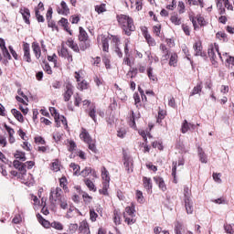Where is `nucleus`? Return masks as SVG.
I'll return each instance as SVG.
<instances>
[{"label":"nucleus","mask_w":234,"mask_h":234,"mask_svg":"<svg viewBox=\"0 0 234 234\" xmlns=\"http://www.w3.org/2000/svg\"><path fill=\"white\" fill-rule=\"evenodd\" d=\"M117 21H118L119 25H121V27L126 36H131V33L134 32L136 27H134L133 18H131L129 16L118 15Z\"/></svg>","instance_id":"1"},{"label":"nucleus","mask_w":234,"mask_h":234,"mask_svg":"<svg viewBox=\"0 0 234 234\" xmlns=\"http://www.w3.org/2000/svg\"><path fill=\"white\" fill-rule=\"evenodd\" d=\"M207 54L213 61L217 62L218 59H221V61H224L222 59V55L220 54V51H218V45L215 44V47L210 46L208 48Z\"/></svg>","instance_id":"2"},{"label":"nucleus","mask_w":234,"mask_h":234,"mask_svg":"<svg viewBox=\"0 0 234 234\" xmlns=\"http://www.w3.org/2000/svg\"><path fill=\"white\" fill-rule=\"evenodd\" d=\"M61 193H63V190H61L60 187L51 188L49 196L50 202H58V200H61Z\"/></svg>","instance_id":"3"},{"label":"nucleus","mask_w":234,"mask_h":234,"mask_svg":"<svg viewBox=\"0 0 234 234\" xmlns=\"http://www.w3.org/2000/svg\"><path fill=\"white\" fill-rule=\"evenodd\" d=\"M74 94V86L72 84L68 83L64 89V93L62 94L64 98V101H70V98Z\"/></svg>","instance_id":"4"},{"label":"nucleus","mask_w":234,"mask_h":234,"mask_svg":"<svg viewBox=\"0 0 234 234\" xmlns=\"http://www.w3.org/2000/svg\"><path fill=\"white\" fill-rule=\"evenodd\" d=\"M23 51H24V56H23L24 61H27V63H32V58L30 57V44L24 43Z\"/></svg>","instance_id":"5"},{"label":"nucleus","mask_w":234,"mask_h":234,"mask_svg":"<svg viewBox=\"0 0 234 234\" xmlns=\"http://www.w3.org/2000/svg\"><path fill=\"white\" fill-rule=\"evenodd\" d=\"M195 129H197L196 124L190 123L187 122V120H185L181 126V133L183 134H186V133H187V131H195Z\"/></svg>","instance_id":"6"},{"label":"nucleus","mask_w":234,"mask_h":234,"mask_svg":"<svg viewBox=\"0 0 234 234\" xmlns=\"http://www.w3.org/2000/svg\"><path fill=\"white\" fill-rule=\"evenodd\" d=\"M81 176L86 178V176H89V175H91L93 178H98V175L96 174V170L92 169L91 167L86 166L81 172Z\"/></svg>","instance_id":"7"},{"label":"nucleus","mask_w":234,"mask_h":234,"mask_svg":"<svg viewBox=\"0 0 234 234\" xmlns=\"http://www.w3.org/2000/svg\"><path fill=\"white\" fill-rule=\"evenodd\" d=\"M20 14L22 15L25 23H27V25H30V9L22 7L20 8Z\"/></svg>","instance_id":"8"},{"label":"nucleus","mask_w":234,"mask_h":234,"mask_svg":"<svg viewBox=\"0 0 234 234\" xmlns=\"http://www.w3.org/2000/svg\"><path fill=\"white\" fill-rule=\"evenodd\" d=\"M79 233L80 234H90V229H89V223L86 221H82L79 227Z\"/></svg>","instance_id":"9"},{"label":"nucleus","mask_w":234,"mask_h":234,"mask_svg":"<svg viewBox=\"0 0 234 234\" xmlns=\"http://www.w3.org/2000/svg\"><path fill=\"white\" fill-rule=\"evenodd\" d=\"M185 207L187 215H193L194 207H193V200L192 199H184Z\"/></svg>","instance_id":"10"},{"label":"nucleus","mask_w":234,"mask_h":234,"mask_svg":"<svg viewBox=\"0 0 234 234\" xmlns=\"http://www.w3.org/2000/svg\"><path fill=\"white\" fill-rule=\"evenodd\" d=\"M154 180L155 184H157L159 189H161L163 191L167 190V186H165V182L164 181V178H162L160 176H155V177H154Z\"/></svg>","instance_id":"11"},{"label":"nucleus","mask_w":234,"mask_h":234,"mask_svg":"<svg viewBox=\"0 0 234 234\" xmlns=\"http://www.w3.org/2000/svg\"><path fill=\"white\" fill-rule=\"evenodd\" d=\"M79 41H86L89 40V34H87V31L83 29V27H79Z\"/></svg>","instance_id":"12"},{"label":"nucleus","mask_w":234,"mask_h":234,"mask_svg":"<svg viewBox=\"0 0 234 234\" xmlns=\"http://www.w3.org/2000/svg\"><path fill=\"white\" fill-rule=\"evenodd\" d=\"M58 25H60L61 27H63L64 30H66V32H69V34L70 36H72V31H70L69 29V20L67 18H61L59 21H58Z\"/></svg>","instance_id":"13"},{"label":"nucleus","mask_w":234,"mask_h":234,"mask_svg":"<svg viewBox=\"0 0 234 234\" xmlns=\"http://www.w3.org/2000/svg\"><path fill=\"white\" fill-rule=\"evenodd\" d=\"M60 6L62 10L58 11V14H62V16H69V14H70V9L69 8V5H67V3H65V1H62L60 3Z\"/></svg>","instance_id":"14"},{"label":"nucleus","mask_w":234,"mask_h":234,"mask_svg":"<svg viewBox=\"0 0 234 234\" xmlns=\"http://www.w3.org/2000/svg\"><path fill=\"white\" fill-rule=\"evenodd\" d=\"M11 112L17 120V122H20V123H23V122H25V119L23 118V114L21 113V112L17 111L16 109H12Z\"/></svg>","instance_id":"15"},{"label":"nucleus","mask_w":234,"mask_h":234,"mask_svg":"<svg viewBox=\"0 0 234 234\" xmlns=\"http://www.w3.org/2000/svg\"><path fill=\"white\" fill-rule=\"evenodd\" d=\"M66 45L69 47V48H72L74 52H80V47L78 46L77 43L74 42L71 38L68 39L66 42Z\"/></svg>","instance_id":"16"},{"label":"nucleus","mask_w":234,"mask_h":234,"mask_svg":"<svg viewBox=\"0 0 234 234\" xmlns=\"http://www.w3.org/2000/svg\"><path fill=\"white\" fill-rule=\"evenodd\" d=\"M80 49L85 52L87 48H90V40H80L79 44Z\"/></svg>","instance_id":"17"},{"label":"nucleus","mask_w":234,"mask_h":234,"mask_svg":"<svg viewBox=\"0 0 234 234\" xmlns=\"http://www.w3.org/2000/svg\"><path fill=\"white\" fill-rule=\"evenodd\" d=\"M143 184L144 187L146 188L147 191H151V189H153V183L151 182V178L144 176Z\"/></svg>","instance_id":"18"},{"label":"nucleus","mask_w":234,"mask_h":234,"mask_svg":"<svg viewBox=\"0 0 234 234\" xmlns=\"http://www.w3.org/2000/svg\"><path fill=\"white\" fill-rule=\"evenodd\" d=\"M84 183L90 191L96 193V186L94 185V181L90 180V178H86L84 179Z\"/></svg>","instance_id":"19"},{"label":"nucleus","mask_w":234,"mask_h":234,"mask_svg":"<svg viewBox=\"0 0 234 234\" xmlns=\"http://www.w3.org/2000/svg\"><path fill=\"white\" fill-rule=\"evenodd\" d=\"M194 50L196 51L195 56H202V57L206 56L205 53H202V45L198 42H196L194 44Z\"/></svg>","instance_id":"20"},{"label":"nucleus","mask_w":234,"mask_h":234,"mask_svg":"<svg viewBox=\"0 0 234 234\" xmlns=\"http://www.w3.org/2000/svg\"><path fill=\"white\" fill-rule=\"evenodd\" d=\"M32 48L37 59H39V58H41V48H39V45L33 43Z\"/></svg>","instance_id":"21"},{"label":"nucleus","mask_w":234,"mask_h":234,"mask_svg":"<svg viewBox=\"0 0 234 234\" xmlns=\"http://www.w3.org/2000/svg\"><path fill=\"white\" fill-rule=\"evenodd\" d=\"M202 92V82L197 84L196 87L193 88L190 96H195L196 94H200Z\"/></svg>","instance_id":"22"},{"label":"nucleus","mask_w":234,"mask_h":234,"mask_svg":"<svg viewBox=\"0 0 234 234\" xmlns=\"http://www.w3.org/2000/svg\"><path fill=\"white\" fill-rule=\"evenodd\" d=\"M170 21L174 25H182V18H180L177 14H173L170 17Z\"/></svg>","instance_id":"23"},{"label":"nucleus","mask_w":234,"mask_h":234,"mask_svg":"<svg viewBox=\"0 0 234 234\" xmlns=\"http://www.w3.org/2000/svg\"><path fill=\"white\" fill-rule=\"evenodd\" d=\"M198 156L202 164H207V156H206V153H204L202 148H198Z\"/></svg>","instance_id":"24"},{"label":"nucleus","mask_w":234,"mask_h":234,"mask_svg":"<svg viewBox=\"0 0 234 234\" xmlns=\"http://www.w3.org/2000/svg\"><path fill=\"white\" fill-rule=\"evenodd\" d=\"M101 176L102 179H104V182H111V177L109 176V171L107 170V168H105V166H103L101 168Z\"/></svg>","instance_id":"25"},{"label":"nucleus","mask_w":234,"mask_h":234,"mask_svg":"<svg viewBox=\"0 0 234 234\" xmlns=\"http://www.w3.org/2000/svg\"><path fill=\"white\" fill-rule=\"evenodd\" d=\"M81 140H83L86 144H89L92 141V138H90V134H89V133L87 132H82L80 134Z\"/></svg>","instance_id":"26"},{"label":"nucleus","mask_w":234,"mask_h":234,"mask_svg":"<svg viewBox=\"0 0 234 234\" xmlns=\"http://www.w3.org/2000/svg\"><path fill=\"white\" fill-rule=\"evenodd\" d=\"M124 167L127 173H133V162H131V160L128 158L124 159Z\"/></svg>","instance_id":"27"},{"label":"nucleus","mask_w":234,"mask_h":234,"mask_svg":"<svg viewBox=\"0 0 234 234\" xmlns=\"http://www.w3.org/2000/svg\"><path fill=\"white\" fill-rule=\"evenodd\" d=\"M101 44L103 52H109V38L103 37L101 38Z\"/></svg>","instance_id":"28"},{"label":"nucleus","mask_w":234,"mask_h":234,"mask_svg":"<svg viewBox=\"0 0 234 234\" xmlns=\"http://www.w3.org/2000/svg\"><path fill=\"white\" fill-rule=\"evenodd\" d=\"M15 158L16 160H21V162H25L27 160V156L25 155V152L16 151L15 154Z\"/></svg>","instance_id":"29"},{"label":"nucleus","mask_w":234,"mask_h":234,"mask_svg":"<svg viewBox=\"0 0 234 234\" xmlns=\"http://www.w3.org/2000/svg\"><path fill=\"white\" fill-rule=\"evenodd\" d=\"M183 231H184V226L182 225V223L177 221L175 225V233L176 234H182Z\"/></svg>","instance_id":"30"},{"label":"nucleus","mask_w":234,"mask_h":234,"mask_svg":"<svg viewBox=\"0 0 234 234\" xmlns=\"http://www.w3.org/2000/svg\"><path fill=\"white\" fill-rule=\"evenodd\" d=\"M138 75V69L136 68H132L128 73L126 74L127 78H136V76Z\"/></svg>","instance_id":"31"},{"label":"nucleus","mask_w":234,"mask_h":234,"mask_svg":"<svg viewBox=\"0 0 234 234\" xmlns=\"http://www.w3.org/2000/svg\"><path fill=\"white\" fill-rule=\"evenodd\" d=\"M147 76L149 80H152V81H156L158 79L156 78V75L153 74V68L149 67L147 69Z\"/></svg>","instance_id":"32"},{"label":"nucleus","mask_w":234,"mask_h":234,"mask_svg":"<svg viewBox=\"0 0 234 234\" xmlns=\"http://www.w3.org/2000/svg\"><path fill=\"white\" fill-rule=\"evenodd\" d=\"M89 116L96 123V122H97V120H96V107L90 108Z\"/></svg>","instance_id":"33"},{"label":"nucleus","mask_w":234,"mask_h":234,"mask_svg":"<svg viewBox=\"0 0 234 234\" xmlns=\"http://www.w3.org/2000/svg\"><path fill=\"white\" fill-rule=\"evenodd\" d=\"M224 229L226 233L234 234V224L224 225Z\"/></svg>","instance_id":"34"},{"label":"nucleus","mask_w":234,"mask_h":234,"mask_svg":"<svg viewBox=\"0 0 234 234\" xmlns=\"http://www.w3.org/2000/svg\"><path fill=\"white\" fill-rule=\"evenodd\" d=\"M184 197H185L184 200L191 199V190L187 186L184 187Z\"/></svg>","instance_id":"35"},{"label":"nucleus","mask_w":234,"mask_h":234,"mask_svg":"<svg viewBox=\"0 0 234 234\" xmlns=\"http://www.w3.org/2000/svg\"><path fill=\"white\" fill-rule=\"evenodd\" d=\"M102 189L99 190V193H101V195H108L107 191L109 189V183L108 182H103L102 183Z\"/></svg>","instance_id":"36"},{"label":"nucleus","mask_w":234,"mask_h":234,"mask_svg":"<svg viewBox=\"0 0 234 234\" xmlns=\"http://www.w3.org/2000/svg\"><path fill=\"white\" fill-rule=\"evenodd\" d=\"M177 58H178V55H176V53L172 54L171 57H170L169 65L171 67H175L176 65V59Z\"/></svg>","instance_id":"37"},{"label":"nucleus","mask_w":234,"mask_h":234,"mask_svg":"<svg viewBox=\"0 0 234 234\" xmlns=\"http://www.w3.org/2000/svg\"><path fill=\"white\" fill-rule=\"evenodd\" d=\"M153 30H154V34H155V36H157V37H162V33H161L162 27L160 25L154 26Z\"/></svg>","instance_id":"38"},{"label":"nucleus","mask_w":234,"mask_h":234,"mask_svg":"<svg viewBox=\"0 0 234 234\" xmlns=\"http://www.w3.org/2000/svg\"><path fill=\"white\" fill-rule=\"evenodd\" d=\"M145 39H146L148 45H151V47H154L156 45V41H154V38H153L151 37V35L146 34L145 35Z\"/></svg>","instance_id":"39"},{"label":"nucleus","mask_w":234,"mask_h":234,"mask_svg":"<svg viewBox=\"0 0 234 234\" xmlns=\"http://www.w3.org/2000/svg\"><path fill=\"white\" fill-rule=\"evenodd\" d=\"M69 54V49H67L65 47H62L60 51H58V56H61V58H66Z\"/></svg>","instance_id":"40"},{"label":"nucleus","mask_w":234,"mask_h":234,"mask_svg":"<svg viewBox=\"0 0 234 234\" xmlns=\"http://www.w3.org/2000/svg\"><path fill=\"white\" fill-rule=\"evenodd\" d=\"M90 218L91 222H96V218H98V214L93 208L90 209Z\"/></svg>","instance_id":"41"},{"label":"nucleus","mask_w":234,"mask_h":234,"mask_svg":"<svg viewBox=\"0 0 234 234\" xmlns=\"http://www.w3.org/2000/svg\"><path fill=\"white\" fill-rule=\"evenodd\" d=\"M136 198L139 204H144V193L140 190L136 191Z\"/></svg>","instance_id":"42"},{"label":"nucleus","mask_w":234,"mask_h":234,"mask_svg":"<svg viewBox=\"0 0 234 234\" xmlns=\"http://www.w3.org/2000/svg\"><path fill=\"white\" fill-rule=\"evenodd\" d=\"M51 228H54L55 229H58L59 231H61V229H63V225L60 222L53 221L51 223Z\"/></svg>","instance_id":"43"},{"label":"nucleus","mask_w":234,"mask_h":234,"mask_svg":"<svg viewBox=\"0 0 234 234\" xmlns=\"http://www.w3.org/2000/svg\"><path fill=\"white\" fill-rule=\"evenodd\" d=\"M216 37H218V39H222L223 41H228V35L224 32H218Z\"/></svg>","instance_id":"44"},{"label":"nucleus","mask_w":234,"mask_h":234,"mask_svg":"<svg viewBox=\"0 0 234 234\" xmlns=\"http://www.w3.org/2000/svg\"><path fill=\"white\" fill-rule=\"evenodd\" d=\"M125 211L132 218L134 217V207H126Z\"/></svg>","instance_id":"45"},{"label":"nucleus","mask_w":234,"mask_h":234,"mask_svg":"<svg viewBox=\"0 0 234 234\" xmlns=\"http://www.w3.org/2000/svg\"><path fill=\"white\" fill-rule=\"evenodd\" d=\"M81 103V97L80 94L76 93L74 95V105L75 107H80V104Z\"/></svg>","instance_id":"46"},{"label":"nucleus","mask_w":234,"mask_h":234,"mask_svg":"<svg viewBox=\"0 0 234 234\" xmlns=\"http://www.w3.org/2000/svg\"><path fill=\"white\" fill-rule=\"evenodd\" d=\"M69 167L73 169V171H75L74 175H80V165H76L75 163H71L69 165Z\"/></svg>","instance_id":"47"},{"label":"nucleus","mask_w":234,"mask_h":234,"mask_svg":"<svg viewBox=\"0 0 234 234\" xmlns=\"http://www.w3.org/2000/svg\"><path fill=\"white\" fill-rule=\"evenodd\" d=\"M176 162H173V167H172V176L174 177V182L176 184Z\"/></svg>","instance_id":"48"},{"label":"nucleus","mask_w":234,"mask_h":234,"mask_svg":"<svg viewBox=\"0 0 234 234\" xmlns=\"http://www.w3.org/2000/svg\"><path fill=\"white\" fill-rule=\"evenodd\" d=\"M87 144L90 151H91L92 153H98V149H96V144H94V141H91Z\"/></svg>","instance_id":"49"},{"label":"nucleus","mask_w":234,"mask_h":234,"mask_svg":"<svg viewBox=\"0 0 234 234\" xmlns=\"http://www.w3.org/2000/svg\"><path fill=\"white\" fill-rule=\"evenodd\" d=\"M133 100H134V101H135L136 107H141V106H142V104L140 103V102H141L140 94L134 93V94H133Z\"/></svg>","instance_id":"50"},{"label":"nucleus","mask_w":234,"mask_h":234,"mask_svg":"<svg viewBox=\"0 0 234 234\" xmlns=\"http://www.w3.org/2000/svg\"><path fill=\"white\" fill-rule=\"evenodd\" d=\"M63 137L62 133H59L58 132L53 133V140L58 144V142L61 141V138Z\"/></svg>","instance_id":"51"},{"label":"nucleus","mask_w":234,"mask_h":234,"mask_svg":"<svg viewBox=\"0 0 234 234\" xmlns=\"http://www.w3.org/2000/svg\"><path fill=\"white\" fill-rule=\"evenodd\" d=\"M95 10L98 14H103V12H105V5H96Z\"/></svg>","instance_id":"52"},{"label":"nucleus","mask_w":234,"mask_h":234,"mask_svg":"<svg viewBox=\"0 0 234 234\" xmlns=\"http://www.w3.org/2000/svg\"><path fill=\"white\" fill-rule=\"evenodd\" d=\"M35 14L38 23H45V17H43V16L39 14V11L37 9L36 10Z\"/></svg>","instance_id":"53"},{"label":"nucleus","mask_w":234,"mask_h":234,"mask_svg":"<svg viewBox=\"0 0 234 234\" xmlns=\"http://www.w3.org/2000/svg\"><path fill=\"white\" fill-rule=\"evenodd\" d=\"M113 222L114 224H116V226L122 224L120 215H118V212H114Z\"/></svg>","instance_id":"54"},{"label":"nucleus","mask_w":234,"mask_h":234,"mask_svg":"<svg viewBox=\"0 0 234 234\" xmlns=\"http://www.w3.org/2000/svg\"><path fill=\"white\" fill-rule=\"evenodd\" d=\"M4 58H6V59H12V56H10V52H8V48H4L2 49Z\"/></svg>","instance_id":"55"},{"label":"nucleus","mask_w":234,"mask_h":234,"mask_svg":"<svg viewBox=\"0 0 234 234\" xmlns=\"http://www.w3.org/2000/svg\"><path fill=\"white\" fill-rule=\"evenodd\" d=\"M60 187L67 189V177L63 176L59 179Z\"/></svg>","instance_id":"56"},{"label":"nucleus","mask_w":234,"mask_h":234,"mask_svg":"<svg viewBox=\"0 0 234 234\" xmlns=\"http://www.w3.org/2000/svg\"><path fill=\"white\" fill-rule=\"evenodd\" d=\"M197 21L200 27H206V19L203 16H197Z\"/></svg>","instance_id":"57"},{"label":"nucleus","mask_w":234,"mask_h":234,"mask_svg":"<svg viewBox=\"0 0 234 234\" xmlns=\"http://www.w3.org/2000/svg\"><path fill=\"white\" fill-rule=\"evenodd\" d=\"M165 118V111H164V110L159 111L157 122H161Z\"/></svg>","instance_id":"58"},{"label":"nucleus","mask_w":234,"mask_h":234,"mask_svg":"<svg viewBox=\"0 0 234 234\" xmlns=\"http://www.w3.org/2000/svg\"><path fill=\"white\" fill-rule=\"evenodd\" d=\"M48 27L52 28L53 30H58V26H56V22L52 20H48Z\"/></svg>","instance_id":"59"},{"label":"nucleus","mask_w":234,"mask_h":234,"mask_svg":"<svg viewBox=\"0 0 234 234\" xmlns=\"http://www.w3.org/2000/svg\"><path fill=\"white\" fill-rule=\"evenodd\" d=\"M88 85L87 80H82L80 83H79V89H80V90H87Z\"/></svg>","instance_id":"60"},{"label":"nucleus","mask_w":234,"mask_h":234,"mask_svg":"<svg viewBox=\"0 0 234 234\" xmlns=\"http://www.w3.org/2000/svg\"><path fill=\"white\" fill-rule=\"evenodd\" d=\"M178 8H179V14H184L186 10V5L184 4V2L178 3Z\"/></svg>","instance_id":"61"},{"label":"nucleus","mask_w":234,"mask_h":234,"mask_svg":"<svg viewBox=\"0 0 234 234\" xmlns=\"http://www.w3.org/2000/svg\"><path fill=\"white\" fill-rule=\"evenodd\" d=\"M76 150V143L74 141H69V153H72V151Z\"/></svg>","instance_id":"62"},{"label":"nucleus","mask_w":234,"mask_h":234,"mask_svg":"<svg viewBox=\"0 0 234 234\" xmlns=\"http://www.w3.org/2000/svg\"><path fill=\"white\" fill-rule=\"evenodd\" d=\"M35 142L36 144H40L41 145H45V139H43V137L41 136L35 137Z\"/></svg>","instance_id":"63"},{"label":"nucleus","mask_w":234,"mask_h":234,"mask_svg":"<svg viewBox=\"0 0 234 234\" xmlns=\"http://www.w3.org/2000/svg\"><path fill=\"white\" fill-rule=\"evenodd\" d=\"M125 134H126L125 129H120V130L117 132V136H118L119 138H124V137H125Z\"/></svg>","instance_id":"64"}]
</instances>
